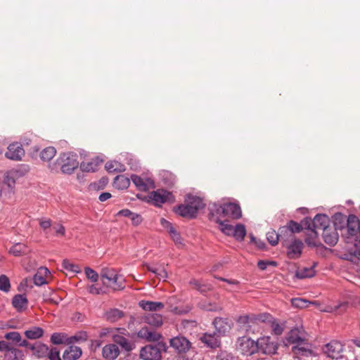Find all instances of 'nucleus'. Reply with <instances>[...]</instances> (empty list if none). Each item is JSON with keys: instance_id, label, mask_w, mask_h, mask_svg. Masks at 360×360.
Returning <instances> with one entry per match:
<instances>
[{"instance_id": "obj_1", "label": "nucleus", "mask_w": 360, "mask_h": 360, "mask_svg": "<svg viewBox=\"0 0 360 360\" xmlns=\"http://www.w3.org/2000/svg\"><path fill=\"white\" fill-rule=\"evenodd\" d=\"M333 228L341 232V236L347 244L352 243L360 233V221L355 214L346 216L337 212L333 216Z\"/></svg>"}, {"instance_id": "obj_2", "label": "nucleus", "mask_w": 360, "mask_h": 360, "mask_svg": "<svg viewBox=\"0 0 360 360\" xmlns=\"http://www.w3.org/2000/svg\"><path fill=\"white\" fill-rule=\"evenodd\" d=\"M242 217V210L239 204L236 202H211L208 205L207 217L210 221L219 222L221 220L239 219Z\"/></svg>"}, {"instance_id": "obj_3", "label": "nucleus", "mask_w": 360, "mask_h": 360, "mask_svg": "<svg viewBox=\"0 0 360 360\" xmlns=\"http://www.w3.org/2000/svg\"><path fill=\"white\" fill-rule=\"evenodd\" d=\"M205 205L201 198L188 194L186 195L184 203L173 207V212L184 218L195 219L200 210L205 208Z\"/></svg>"}, {"instance_id": "obj_4", "label": "nucleus", "mask_w": 360, "mask_h": 360, "mask_svg": "<svg viewBox=\"0 0 360 360\" xmlns=\"http://www.w3.org/2000/svg\"><path fill=\"white\" fill-rule=\"evenodd\" d=\"M78 156L73 152H64L60 154L56 160L49 163V169L53 172L60 171L65 174H72L78 168Z\"/></svg>"}, {"instance_id": "obj_5", "label": "nucleus", "mask_w": 360, "mask_h": 360, "mask_svg": "<svg viewBox=\"0 0 360 360\" xmlns=\"http://www.w3.org/2000/svg\"><path fill=\"white\" fill-rule=\"evenodd\" d=\"M101 278L104 285L111 288L113 290H120L124 288V280L114 269H102Z\"/></svg>"}, {"instance_id": "obj_6", "label": "nucleus", "mask_w": 360, "mask_h": 360, "mask_svg": "<svg viewBox=\"0 0 360 360\" xmlns=\"http://www.w3.org/2000/svg\"><path fill=\"white\" fill-rule=\"evenodd\" d=\"M167 348L166 344L162 342L146 345L140 350V358L143 360H161L162 352H166Z\"/></svg>"}, {"instance_id": "obj_7", "label": "nucleus", "mask_w": 360, "mask_h": 360, "mask_svg": "<svg viewBox=\"0 0 360 360\" xmlns=\"http://www.w3.org/2000/svg\"><path fill=\"white\" fill-rule=\"evenodd\" d=\"M304 224L307 227V230L311 231L315 236L318 237L317 229H325L330 226V219L325 214H317L314 219L310 217L304 218Z\"/></svg>"}, {"instance_id": "obj_8", "label": "nucleus", "mask_w": 360, "mask_h": 360, "mask_svg": "<svg viewBox=\"0 0 360 360\" xmlns=\"http://www.w3.org/2000/svg\"><path fill=\"white\" fill-rule=\"evenodd\" d=\"M237 350L243 355L250 356L258 351L257 340L250 338H239L237 342Z\"/></svg>"}, {"instance_id": "obj_9", "label": "nucleus", "mask_w": 360, "mask_h": 360, "mask_svg": "<svg viewBox=\"0 0 360 360\" xmlns=\"http://www.w3.org/2000/svg\"><path fill=\"white\" fill-rule=\"evenodd\" d=\"M149 198L153 205L157 207H161L162 204L167 202L172 203L175 201V198L172 193L165 189H158L152 191L149 195Z\"/></svg>"}, {"instance_id": "obj_10", "label": "nucleus", "mask_w": 360, "mask_h": 360, "mask_svg": "<svg viewBox=\"0 0 360 360\" xmlns=\"http://www.w3.org/2000/svg\"><path fill=\"white\" fill-rule=\"evenodd\" d=\"M258 351L265 354H274L278 348L277 342L269 336H264L257 340Z\"/></svg>"}, {"instance_id": "obj_11", "label": "nucleus", "mask_w": 360, "mask_h": 360, "mask_svg": "<svg viewBox=\"0 0 360 360\" xmlns=\"http://www.w3.org/2000/svg\"><path fill=\"white\" fill-rule=\"evenodd\" d=\"M283 247L286 248V255L289 259H297L302 255L304 243L301 240L296 238Z\"/></svg>"}, {"instance_id": "obj_12", "label": "nucleus", "mask_w": 360, "mask_h": 360, "mask_svg": "<svg viewBox=\"0 0 360 360\" xmlns=\"http://www.w3.org/2000/svg\"><path fill=\"white\" fill-rule=\"evenodd\" d=\"M323 350L327 356L338 359L342 356L344 345L338 340H332L324 346Z\"/></svg>"}, {"instance_id": "obj_13", "label": "nucleus", "mask_w": 360, "mask_h": 360, "mask_svg": "<svg viewBox=\"0 0 360 360\" xmlns=\"http://www.w3.org/2000/svg\"><path fill=\"white\" fill-rule=\"evenodd\" d=\"M169 345L178 353H186L190 349L191 343L184 336L178 335L169 340Z\"/></svg>"}, {"instance_id": "obj_14", "label": "nucleus", "mask_w": 360, "mask_h": 360, "mask_svg": "<svg viewBox=\"0 0 360 360\" xmlns=\"http://www.w3.org/2000/svg\"><path fill=\"white\" fill-rule=\"evenodd\" d=\"M212 324L215 328V334L218 337L225 336L231 330L232 323L228 319L217 317L213 321Z\"/></svg>"}, {"instance_id": "obj_15", "label": "nucleus", "mask_w": 360, "mask_h": 360, "mask_svg": "<svg viewBox=\"0 0 360 360\" xmlns=\"http://www.w3.org/2000/svg\"><path fill=\"white\" fill-rule=\"evenodd\" d=\"M7 149L5 155L7 158L12 160H21L22 156L25 155V150L22 146L18 142L11 143Z\"/></svg>"}, {"instance_id": "obj_16", "label": "nucleus", "mask_w": 360, "mask_h": 360, "mask_svg": "<svg viewBox=\"0 0 360 360\" xmlns=\"http://www.w3.org/2000/svg\"><path fill=\"white\" fill-rule=\"evenodd\" d=\"M335 228L329 226L323 230L322 237L324 242L328 245L335 246L339 238V235Z\"/></svg>"}, {"instance_id": "obj_17", "label": "nucleus", "mask_w": 360, "mask_h": 360, "mask_svg": "<svg viewBox=\"0 0 360 360\" xmlns=\"http://www.w3.org/2000/svg\"><path fill=\"white\" fill-rule=\"evenodd\" d=\"M126 332H127L126 330ZM118 333H115V335H112V341L116 345H120L123 349L126 352L132 351L135 345L132 342H130L127 340L124 335H125V331H123L124 334L117 332Z\"/></svg>"}, {"instance_id": "obj_18", "label": "nucleus", "mask_w": 360, "mask_h": 360, "mask_svg": "<svg viewBox=\"0 0 360 360\" xmlns=\"http://www.w3.org/2000/svg\"><path fill=\"white\" fill-rule=\"evenodd\" d=\"M219 338L214 332L213 333H205L200 337V340L207 347L215 349L220 346L221 341Z\"/></svg>"}, {"instance_id": "obj_19", "label": "nucleus", "mask_w": 360, "mask_h": 360, "mask_svg": "<svg viewBox=\"0 0 360 360\" xmlns=\"http://www.w3.org/2000/svg\"><path fill=\"white\" fill-rule=\"evenodd\" d=\"M236 321L238 327V330L244 333H248L251 331L252 326L254 325L250 314L240 316L238 317Z\"/></svg>"}, {"instance_id": "obj_20", "label": "nucleus", "mask_w": 360, "mask_h": 360, "mask_svg": "<svg viewBox=\"0 0 360 360\" xmlns=\"http://www.w3.org/2000/svg\"><path fill=\"white\" fill-rule=\"evenodd\" d=\"M120 349L115 344H108L102 349V356L105 360H115L120 354Z\"/></svg>"}, {"instance_id": "obj_21", "label": "nucleus", "mask_w": 360, "mask_h": 360, "mask_svg": "<svg viewBox=\"0 0 360 360\" xmlns=\"http://www.w3.org/2000/svg\"><path fill=\"white\" fill-rule=\"evenodd\" d=\"M82 354V349L79 347L75 345H70L64 351L63 354V360H77Z\"/></svg>"}, {"instance_id": "obj_22", "label": "nucleus", "mask_w": 360, "mask_h": 360, "mask_svg": "<svg viewBox=\"0 0 360 360\" xmlns=\"http://www.w3.org/2000/svg\"><path fill=\"white\" fill-rule=\"evenodd\" d=\"M161 224L167 230L171 238L176 244L182 243V238L180 233L174 229L172 223L165 219H162Z\"/></svg>"}, {"instance_id": "obj_23", "label": "nucleus", "mask_w": 360, "mask_h": 360, "mask_svg": "<svg viewBox=\"0 0 360 360\" xmlns=\"http://www.w3.org/2000/svg\"><path fill=\"white\" fill-rule=\"evenodd\" d=\"M143 321L145 323L155 328H158L163 323L162 316L156 313H151L144 316Z\"/></svg>"}, {"instance_id": "obj_24", "label": "nucleus", "mask_w": 360, "mask_h": 360, "mask_svg": "<svg viewBox=\"0 0 360 360\" xmlns=\"http://www.w3.org/2000/svg\"><path fill=\"white\" fill-rule=\"evenodd\" d=\"M279 239L282 246L286 245L287 243L292 241L293 239H296L295 235L292 234L289 229L286 226H283L278 229Z\"/></svg>"}, {"instance_id": "obj_25", "label": "nucleus", "mask_w": 360, "mask_h": 360, "mask_svg": "<svg viewBox=\"0 0 360 360\" xmlns=\"http://www.w3.org/2000/svg\"><path fill=\"white\" fill-rule=\"evenodd\" d=\"M139 305L146 311H156L164 308V304L161 302L146 301L141 300Z\"/></svg>"}, {"instance_id": "obj_26", "label": "nucleus", "mask_w": 360, "mask_h": 360, "mask_svg": "<svg viewBox=\"0 0 360 360\" xmlns=\"http://www.w3.org/2000/svg\"><path fill=\"white\" fill-rule=\"evenodd\" d=\"M50 274L46 267L41 266L33 276V281L36 285L41 286L46 283V276Z\"/></svg>"}, {"instance_id": "obj_27", "label": "nucleus", "mask_w": 360, "mask_h": 360, "mask_svg": "<svg viewBox=\"0 0 360 360\" xmlns=\"http://www.w3.org/2000/svg\"><path fill=\"white\" fill-rule=\"evenodd\" d=\"M49 347L41 342H36L33 344L31 347V351L33 352V354L39 358L46 357L49 353Z\"/></svg>"}, {"instance_id": "obj_28", "label": "nucleus", "mask_w": 360, "mask_h": 360, "mask_svg": "<svg viewBox=\"0 0 360 360\" xmlns=\"http://www.w3.org/2000/svg\"><path fill=\"white\" fill-rule=\"evenodd\" d=\"M28 300L25 295L18 294L12 299V305L18 311H21L22 309L27 307Z\"/></svg>"}, {"instance_id": "obj_29", "label": "nucleus", "mask_w": 360, "mask_h": 360, "mask_svg": "<svg viewBox=\"0 0 360 360\" xmlns=\"http://www.w3.org/2000/svg\"><path fill=\"white\" fill-rule=\"evenodd\" d=\"M124 315V314L122 310L114 308L107 311L105 314V317L108 321L114 323L121 319Z\"/></svg>"}, {"instance_id": "obj_30", "label": "nucleus", "mask_w": 360, "mask_h": 360, "mask_svg": "<svg viewBox=\"0 0 360 360\" xmlns=\"http://www.w3.org/2000/svg\"><path fill=\"white\" fill-rule=\"evenodd\" d=\"M130 185V179L124 175H117L113 181L115 188L119 190L127 189Z\"/></svg>"}, {"instance_id": "obj_31", "label": "nucleus", "mask_w": 360, "mask_h": 360, "mask_svg": "<svg viewBox=\"0 0 360 360\" xmlns=\"http://www.w3.org/2000/svg\"><path fill=\"white\" fill-rule=\"evenodd\" d=\"M253 324H258L259 323H270L273 321V316L269 313L260 314H250Z\"/></svg>"}, {"instance_id": "obj_32", "label": "nucleus", "mask_w": 360, "mask_h": 360, "mask_svg": "<svg viewBox=\"0 0 360 360\" xmlns=\"http://www.w3.org/2000/svg\"><path fill=\"white\" fill-rule=\"evenodd\" d=\"M44 330L41 327L34 326L25 331V335L27 339H39L44 335Z\"/></svg>"}, {"instance_id": "obj_33", "label": "nucleus", "mask_w": 360, "mask_h": 360, "mask_svg": "<svg viewBox=\"0 0 360 360\" xmlns=\"http://www.w3.org/2000/svg\"><path fill=\"white\" fill-rule=\"evenodd\" d=\"M285 226L293 235L295 233H300L303 229H307L306 226L304 224V219L300 223H297L294 220H290Z\"/></svg>"}, {"instance_id": "obj_34", "label": "nucleus", "mask_w": 360, "mask_h": 360, "mask_svg": "<svg viewBox=\"0 0 360 360\" xmlns=\"http://www.w3.org/2000/svg\"><path fill=\"white\" fill-rule=\"evenodd\" d=\"M22 352L13 347H11L4 354L5 360H23Z\"/></svg>"}, {"instance_id": "obj_35", "label": "nucleus", "mask_w": 360, "mask_h": 360, "mask_svg": "<svg viewBox=\"0 0 360 360\" xmlns=\"http://www.w3.org/2000/svg\"><path fill=\"white\" fill-rule=\"evenodd\" d=\"M56 155V149L53 146H49L40 152V158L44 162L51 161Z\"/></svg>"}, {"instance_id": "obj_36", "label": "nucleus", "mask_w": 360, "mask_h": 360, "mask_svg": "<svg viewBox=\"0 0 360 360\" xmlns=\"http://www.w3.org/2000/svg\"><path fill=\"white\" fill-rule=\"evenodd\" d=\"M27 251V247L21 243H15L9 250V252L15 257H20L22 255H25Z\"/></svg>"}, {"instance_id": "obj_37", "label": "nucleus", "mask_w": 360, "mask_h": 360, "mask_svg": "<svg viewBox=\"0 0 360 360\" xmlns=\"http://www.w3.org/2000/svg\"><path fill=\"white\" fill-rule=\"evenodd\" d=\"M246 233L245 225L243 224H237L234 227L232 236H233L236 240L241 242L244 240Z\"/></svg>"}, {"instance_id": "obj_38", "label": "nucleus", "mask_w": 360, "mask_h": 360, "mask_svg": "<svg viewBox=\"0 0 360 360\" xmlns=\"http://www.w3.org/2000/svg\"><path fill=\"white\" fill-rule=\"evenodd\" d=\"M286 340L290 344L304 343V339L299 335L296 329L291 330L286 336Z\"/></svg>"}, {"instance_id": "obj_39", "label": "nucleus", "mask_w": 360, "mask_h": 360, "mask_svg": "<svg viewBox=\"0 0 360 360\" xmlns=\"http://www.w3.org/2000/svg\"><path fill=\"white\" fill-rule=\"evenodd\" d=\"M131 180L138 190L146 191L148 189V184L141 176L136 174H131Z\"/></svg>"}, {"instance_id": "obj_40", "label": "nucleus", "mask_w": 360, "mask_h": 360, "mask_svg": "<svg viewBox=\"0 0 360 360\" xmlns=\"http://www.w3.org/2000/svg\"><path fill=\"white\" fill-rule=\"evenodd\" d=\"M105 169L108 172H121L125 170L124 166L117 161H109L105 164Z\"/></svg>"}, {"instance_id": "obj_41", "label": "nucleus", "mask_w": 360, "mask_h": 360, "mask_svg": "<svg viewBox=\"0 0 360 360\" xmlns=\"http://www.w3.org/2000/svg\"><path fill=\"white\" fill-rule=\"evenodd\" d=\"M123 331H126V329L122 328H105L101 329L99 332V338L100 339H102L107 336H110L112 339V335H115V332L124 334Z\"/></svg>"}, {"instance_id": "obj_42", "label": "nucleus", "mask_w": 360, "mask_h": 360, "mask_svg": "<svg viewBox=\"0 0 360 360\" xmlns=\"http://www.w3.org/2000/svg\"><path fill=\"white\" fill-rule=\"evenodd\" d=\"M30 171V167L28 165H21L20 166L18 167L17 168H13L8 172L11 173L12 176H14V177H16V179H19L20 177L24 176L25 174H27Z\"/></svg>"}, {"instance_id": "obj_43", "label": "nucleus", "mask_w": 360, "mask_h": 360, "mask_svg": "<svg viewBox=\"0 0 360 360\" xmlns=\"http://www.w3.org/2000/svg\"><path fill=\"white\" fill-rule=\"evenodd\" d=\"M88 338V334L86 331L81 330L77 333L75 335L68 338L67 345L73 344L75 342H84Z\"/></svg>"}, {"instance_id": "obj_44", "label": "nucleus", "mask_w": 360, "mask_h": 360, "mask_svg": "<svg viewBox=\"0 0 360 360\" xmlns=\"http://www.w3.org/2000/svg\"><path fill=\"white\" fill-rule=\"evenodd\" d=\"M228 219L221 220L219 222H215L219 224V229L226 236H232L234 226L231 224H227Z\"/></svg>"}, {"instance_id": "obj_45", "label": "nucleus", "mask_w": 360, "mask_h": 360, "mask_svg": "<svg viewBox=\"0 0 360 360\" xmlns=\"http://www.w3.org/2000/svg\"><path fill=\"white\" fill-rule=\"evenodd\" d=\"M315 275L314 266L304 267L302 269L296 271V276L300 279L311 278Z\"/></svg>"}, {"instance_id": "obj_46", "label": "nucleus", "mask_w": 360, "mask_h": 360, "mask_svg": "<svg viewBox=\"0 0 360 360\" xmlns=\"http://www.w3.org/2000/svg\"><path fill=\"white\" fill-rule=\"evenodd\" d=\"M303 343L297 344V345L292 347V352L296 355H301L309 356L311 354L312 351L305 347L302 346Z\"/></svg>"}, {"instance_id": "obj_47", "label": "nucleus", "mask_w": 360, "mask_h": 360, "mask_svg": "<svg viewBox=\"0 0 360 360\" xmlns=\"http://www.w3.org/2000/svg\"><path fill=\"white\" fill-rule=\"evenodd\" d=\"M67 335L63 333H53L51 336V342L53 345L67 344Z\"/></svg>"}, {"instance_id": "obj_48", "label": "nucleus", "mask_w": 360, "mask_h": 360, "mask_svg": "<svg viewBox=\"0 0 360 360\" xmlns=\"http://www.w3.org/2000/svg\"><path fill=\"white\" fill-rule=\"evenodd\" d=\"M279 238L278 231L276 232L275 230L271 229L266 233V240L272 246H276L278 243V241H280Z\"/></svg>"}, {"instance_id": "obj_49", "label": "nucleus", "mask_w": 360, "mask_h": 360, "mask_svg": "<svg viewBox=\"0 0 360 360\" xmlns=\"http://www.w3.org/2000/svg\"><path fill=\"white\" fill-rule=\"evenodd\" d=\"M21 335L19 332L12 331L5 334L4 338L9 340L11 344L17 346L18 342L20 341Z\"/></svg>"}, {"instance_id": "obj_50", "label": "nucleus", "mask_w": 360, "mask_h": 360, "mask_svg": "<svg viewBox=\"0 0 360 360\" xmlns=\"http://www.w3.org/2000/svg\"><path fill=\"white\" fill-rule=\"evenodd\" d=\"M16 179V177L12 176L11 173L7 172L3 182L4 186H6L12 191L15 187Z\"/></svg>"}, {"instance_id": "obj_51", "label": "nucleus", "mask_w": 360, "mask_h": 360, "mask_svg": "<svg viewBox=\"0 0 360 360\" xmlns=\"http://www.w3.org/2000/svg\"><path fill=\"white\" fill-rule=\"evenodd\" d=\"M189 283L193 285L197 290L202 294L206 293L207 291L211 290L210 285L202 284L199 281L195 279L191 280Z\"/></svg>"}, {"instance_id": "obj_52", "label": "nucleus", "mask_w": 360, "mask_h": 360, "mask_svg": "<svg viewBox=\"0 0 360 360\" xmlns=\"http://www.w3.org/2000/svg\"><path fill=\"white\" fill-rule=\"evenodd\" d=\"M98 163L94 161L84 162L80 164V169L83 172H94L97 170Z\"/></svg>"}, {"instance_id": "obj_53", "label": "nucleus", "mask_w": 360, "mask_h": 360, "mask_svg": "<svg viewBox=\"0 0 360 360\" xmlns=\"http://www.w3.org/2000/svg\"><path fill=\"white\" fill-rule=\"evenodd\" d=\"M308 303L309 304H315L316 302H309L305 299L300 297H295L291 300V304L293 307L296 308H305L308 306Z\"/></svg>"}, {"instance_id": "obj_54", "label": "nucleus", "mask_w": 360, "mask_h": 360, "mask_svg": "<svg viewBox=\"0 0 360 360\" xmlns=\"http://www.w3.org/2000/svg\"><path fill=\"white\" fill-rule=\"evenodd\" d=\"M108 183V179L107 177H102L98 181L91 184L90 186L93 190L99 191L105 188Z\"/></svg>"}, {"instance_id": "obj_55", "label": "nucleus", "mask_w": 360, "mask_h": 360, "mask_svg": "<svg viewBox=\"0 0 360 360\" xmlns=\"http://www.w3.org/2000/svg\"><path fill=\"white\" fill-rule=\"evenodd\" d=\"M11 288L10 280L4 274L0 276V290L8 292Z\"/></svg>"}, {"instance_id": "obj_56", "label": "nucleus", "mask_w": 360, "mask_h": 360, "mask_svg": "<svg viewBox=\"0 0 360 360\" xmlns=\"http://www.w3.org/2000/svg\"><path fill=\"white\" fill-rule=\"evenodd\" d=\"M62 266L65 270L71 271V272L78 273L80 271V269L78 265H76V264H74L70 262V261L68 259H64L63 261Z\"/></svg>"}, {"instance_id": "obj_57", "label": "nucleus", "mask_w": 360, "mask_h": 360, "mask_svg": "<svg viewBox=\"0 0 360 360\" xmlns=\"http://www.w3.org/2000/svg\"><path fill=\"white\" fill-rule=\"evenodd\" d=\"M85 274L88 279H89L91 282H96L98 279V273L92 269L91 268L86 266L84 269Z\"/></svg>"}, {"instance_id": "obj_58", "label": "nucleus", "mask_w": 360, "mask_h": 360, "mask_svg": "<svg viewBox=\"0 0 360 360\" xmlns=\"http://www.w3.org/2000/svg\"><path fill=\"white\" fill-rule=\"evenodd\" d=\"M46 357H48L49 360H62L60 356V351L56 347L49 349Z\"/></svg>"}, {"instance_id": "obj_59", "label": "nucleus", "mask_w": 360, "mask_h": 360, "mask_svg": "<svg viewBox=\"0 0 360 360\" xmlns=\"http://www.w3.org/2000/svg\"><path fill=\"white\" fill-rule=\"evenodd\" d=\"M217 360H238L236 356L226 351H221L217 356Z\"/></svg>"}, {"instance_id": "obj_60", "label": "nucleus", "mask_w": 360, "mask_h": 360, "mask_svg": "<svg viewBox=\"0 0 360 360\" xmlns=\"http://www.w3.org/2000/svg\"><path fill=\"white\" fill-rule=\"evenodd\" d=\"M268 266H276L277 262L269 260H259L257 262L258 268L262 271L266 269Z\"/></svg>"}, {"instance_id": "obj_61", "label": "nucleus", "mask_w": 360, "mask_h": 360, "mask_svg": "<svg viewBox=\"0 0 360 360\" xmlns=\"http://www.w3.org/2000/svg\"><path fill=\"white\" fill-rule=\"evenodd\" d=\"M274 333L276 335H280L283 332V328L276 321V319L273 317V321L270 322Z\"/></svg>"}, {"instance_id": "obj_62", "label": "nucleus", "mask_w": 360, "mask_h": 360, "mask_svg": "<svg viewBox=\"0 0 360 360\" xmlns=\"http://www.w3.org/2000/svg\"><path fill=\"white\" fill-rule=\"evenodd\" d=\"M160 338H162V335L160 333L151 330L146 340L148 342H158Z\"/></svg>"}, {"instance_id": "obj_63", "label": "nucleus", "mask_w": 360, "mask_h": 360, "mask_svg": "<svg viewBox=\"0 0 360 360\" xmlns=\"http://www.w3.org/2000/svg\"><path fill=\"white\" fill-rule=\"evenodd\" d=\"M162 181L169 186L173 185L174 182V176L171 173L165 172L162 176Z\"/></svg>"}, {"instance_id": "obj_64", "label": "nucleus", "mask_w": 360, "mask_h": 360, "mask_svg": "<svg viewBox=\"0 0 360 360\" xmlns=\"http://www.w3.org/2000/svg\"><path fill=\"white\" fill-rule=\"evenodd\" d=\"M156 272L155 276L159 278V280L165 281L167 278V272L162 266H158V270Z\"/></svg>"}]
</instances>
